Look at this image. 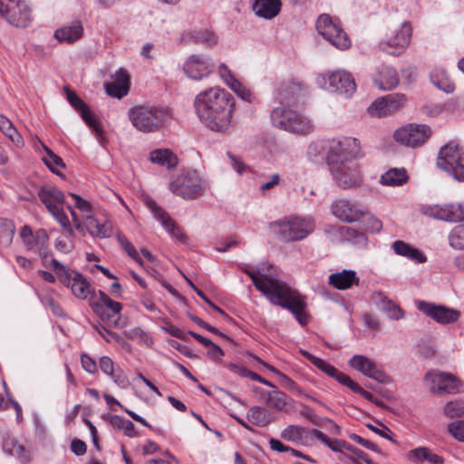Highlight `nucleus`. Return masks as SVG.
I'll list each match as a JSON object with an SVG mask.
<instances>
[{
	"mask_svg": "<svg viewBox=\"0 0 464 464\" xmlns=\"http://www.w3.org/2000/svg\"><path fill=\"white\" fill-rule=\"evenodd\" d=\"M273 265L269 264L266 268H257L256 272L245 267L242 269L250 276L255 287L260 291L271 304L281 306L291 311L296 320L305 325L308 317L304 312L306 303L304 297L297 291L289 287L285 283L279 281L269 274Z\"/></svg>",
	"mask_w": 464,
	"mask_h": 464,
	"instance_id": "nucleus-1",
	"label": "nucleus"
},
{
	"mask_svg": "<svg viewBox=\"0 0 464 464\" xmlns=\"http://www.w3.org/2000/svg\"><path fill=\"white\" fill-rule=\"evenodd\" d=\"M194 108L199 121L207 128L224 132L230 127L235 100L225 89L211 87L196 95Z\"/></svg>",
	"mask_w": 464,
	"mask_h": 464,
	"instance_id": "nucleus-2",
	"label": "nucleus"
},
{
	"mask_svg": "<svg viewBox=\"0 0 464 464\" xmlns=\"http://www.w3.org/2000/svg\"><path fill=\"white\" fill-rule=\"evenodd\" d=\"M269 227L279 240L293 242L303 240L312 234L315 222L311 217L289 216L271 222Z\"/></svg>",
	"mask_w": 464,
	"mask_h": 464,
	"instance_id": "nucleus-3",
	"label": "nucleus"
},
{
	"mask_svg": "<svg viewBox=\"0 0 464 464\" xmlns=\"http://www.w3.org/2000/svg\"><path fill=\"white\" fill-rule=\"evenodd\" d=\"M129 118L138 130L153 132L164 125L169 119V113L165 109L157 106L141 105L130 109Z\"/></svg>",
	"mask_w": 464,
	"mask_h": 464,
	"instance_id": "nucleus-4",
	"label": "nucleus"
},
{
	"mask_svg": "<svg viewBox=\"0 0 464 464\" xmlns=\"http://www.w3.org/2000/svg\"><path fill=\"white\" fill-rule=\"evenodd\" d=\"M437 167L454 179L464 182V146L455 141H450L439 151Z\"/></svg>",
	"mask_w": 464,
	"mask_h": 464,
	"instance_id": "nucleus-5",
	"label": "nucleus"
},
{
	"mask_svg": "<svg viewBox=\"0 0 464 464\" xmlns=\"http://www.w3.org/2000/svg\"><path fill=\"white\" fill-rule=\"evenodd\" d=\"M270 117L275 127L289 132L307 134L314 129V125L308 118L285 107L275 108Z\"/></svg>",
	"mask_w": 464,
	"mask_h": 464,
	"instance_id": "nucleus-6",
	"label": "nucleus"
},
{
	"mask_svg": "<svg viewBox=\"0 0 464 464\" xmlns=\"http://www.w3.org/2000/svg\"><path fill=\"white\" fill-rule=\"evenodd\" d=\"M58 279L64 285L70 286L72 294L79 299H86L93 292L88 280L79 272L68 270L63 263H52Z\"/></svg>",
	"mask_w": 464,
	"mask_h": 464,
	"instance_id": "nucleus-7",
	"label": "nucleus"
},
{
	"mask_svg": "<svg viewBox=\"0 0 464 464\" xmlns=\"http://www.w3.org/2000/svg\"><path fill=\"white\" fill-rule=\"evenodd\" d=\"M169 190L184 199H195L203 193V181L196 171L176 176L169 185Z\"/></svg>",
	"mask_w": 464,
	"mask_h": 464,
	"instance_id": "nucleus-8",
	"label": "nucleus"
},
{
	"mask_svg": "<svg viewBox=\"0 0 464 464\" xmlns=\"http://www.w3.org/2000/svg\"><path fill=\"white\" fill-rule=\"evenodd\" d=\"M316 29L331 44L345 50L351 46V41L343 29L333 21L330 15L321 14L316 21Z\"/></svg>",
	"mask_w": 464,
	"mask_h": 464,
	"instance_id": "nucleus-9",
	"label": "nucleus"
},
{
	"mask_svg": "<svg viewBox=\"0 0 464 464\" xmlns=\"http://www.w3.org/2000/svg\"><path fill=\"white\" fill-rule=\"evenodd\" d=\"M332 176L343 189L358 188L362 184V176L358 164L353 160L344 163L328 164Z\"/></svg>",
	"mask_w": 464,
	"mask_h": 464,
	"instance_id": "nucleus-10",
	"label": "nucleus"
},
{
	"mask_svg": "<svg viewBox=\"0 0 464 464\" xmlns=\"http://www.w3.org/2000/svg\"><path fill=\"white\" fill-rule=\"evenodd\" d=\"M0 15L16 27H26L31 21V10L23 0H0Z\"/></svg>",
	"mask_w": 464,
	"mask_h": 464,
	"instance_id": "nucleus-11",
	"label": "nucleus"
},
{
	"mask_svg": "<svg viewBox=\"0 0 464 464\" xmlns=\"http://www.w3.org/2000/svg\"><path fill=\"white\" fill-rule=\"evenodd\" d=\"M411 33V24L403 22L401 27L392 31L386 40L380 42L379 47L389 54L400 55L410 44Z\"/></svg>",
	"mask_w": 464,
	"mask_h": 464,
	"instance_id": "nucleus-12",
	"label": "nucleus"
},
{
	"mask_svg": "<svg viewBox=\"0 0 464 464\" xmlns=\"http://www.w3.org/2000/svg\"><path fill=\"white\" fill-rule=\"evenodd\" d=\"M425 382L433 392L453 394L462 392V383L450 373L430 371L426 373Z\"/></svg>",
	"mask_w": 464,
	"mask_h": 464,
	"instance_id": "nucleus-13",
	"label": "nucleus"
},
{
	"mask_svg": "<svg viewBox=\"0 0 464 464\" xmlns=\"http://www.w3.org/2000/svg\"><path fill=\"white\" fill-rule=\"evenodd\" d=\"M431 130L428 125L410 124L394 132V140L401 144L416 148L422 146L430 138Z\"/></svg>",
	"mask_w": 464,
	"mask_h": 464,
	"instance_id": "nucleus-14",
	"label": "nucleus"
},
{
	"mask_svg": "<svg viewBox=\"0 0 464 464\" xmlns=\"http://www.w3.org/2000/svg\"><path fill=\"white\" fill-rule=\"evenodd\" d=\"M359 152L360 145L354 138L346 137L340 140H334L327 154L328 164L353 160Z\"/></svg>",
	"mask_w": 464,
	"mask_h": 464,
	"instance_id": "nucleus-15",
	"label": "nucleus"
},
{
	"mask_svg": "<svg viewBox=\"0 0 464 464\" xmlns=\"http://www.w3.org/2000/svg\"><path fill=\"white\" fill-rule=\"evenodd\" d=\"M215 63L207 54H191L183 64L184 73L190 79L200 81L208 77L214 71Z\"/></svg>",
	"mask_w": 464,
	"mask_h": 464,
	"instance_id": "nucleus-16",
	"label": "nucleus"
},
{
	"mask_svg": "<svg viewBox=\"0 0 464 464\" xmlns=\"http://www.w3.org/2000/svg\"><path fill=\"white\" fill-rule=\"evenodd\" d=\"M331 212L339 220L353 223L359 221L366 215L367 210L357 202H353L347 198H339L332 203Z\"/></svg>",
	"mask_w": 464,
	"mask_h": 464,
	"instance_id": "nucleus-17",
	"label": "nucleus"
},
{
	"mask_svg": "<svg viewBox=\"0 0 464 464\" xmlns=\"http://www.w3.org/2000/svg\"><path fill=\"white\" fill-rule=\"evenodd\" d=\"M71 215L75 224V228L82 235L88 232L92 237L100 238L110 237L112 235V225L110 222H101L91 215H86L80 221L73 210Z\"/></svg>",
	"mask_w": 464,
	"mask_h": 464,
	"instance_id": "nucleus-18",
	"label": "nucleus"
},
{
	"mask_svg": "<svg viewBox=\"0 0 464 464\" xmlns=\"http://www.w3.org/2000/svg\"><path fill=\"white\" fill-rule=\"evenodd\" d=\"M99 301L92 303L94 312L103 320L113 325L118 324L122 305L112 300L102 291H99Z\"/></svg>",
	"mask_w": 464,
	"mask_h": 464,
	"instance_id": "nucleus-19",
	"label": "nucleus"
},
{
	"mask_svg": "<svg viewBox=\"0 0 464 464\" xmlns=\"http://www.w3.org/2000/svg\"><path fill=\"white\" fill-rule=\"evenodd\" d=\"M423 213L433 218L448 222L464 220V204L448 203L442 205L426 206Z\"/></svg>",
	"mask_w": 464,
	"mask_h": 464,
	"instance_id": "nucleus-20",
	"label": "nucleus"
},
{
	"mask_svg": "<svg viewBox=\"0 0 464 464\" xmlns=\"http://www.w3.org/2000/svg\"><path fill=\"white\" fill-rule=\"evenodd\" d=\"M417 307L423 314L440 324L454 323L458 321L460 316V312L457 309L449 308L443 305H436L425 301L418 302Z\"/></svg>",
	"mask_w": 464,
	"mask_h": 464,
	"instance_id": "nucleus-21",
	"label": "nucleus"
},
{
	"mask_svg": "<svg viewBox=\"0 0 464 464\" xmlns=\"http://www.w3.org/2000/svg\"><path fill=\"white\" fill-rule=\"evenodd\" d=\"M406 102V97L401 93H392L374 101L368 111L373 116H385L397 111Z\"/></svg>",
	"mask_w": 464,
	"mask_h": 464,
	"instance_id": "nucleus-22",
	"label": "nucleus"
},
{
	"mask_svg": "<svg viewBox=\"0 0 464 464\" xmlns=\"http://www.w3.org/2000/svg\"><path fill=\"white\" fill-rule=\"evenodd\" d=\"M64 92L69 103L81 114L85 123L95 132L102 133V130L101 124L91 111L87 103L74 92L71 91L69 87H64Z\"/></svg>",
	"mask_w": 464,
	"mask_h": 464,
	"instance_id": "nucleus-23",
	"label": "nucleus"
},
{
	"mask_svg": "<svg viewBox=\"0 0 464 464\" xmlns=\"http://www.w3.org/2000/svg\"><path fill=\"white\" fill-rule=\"evenodd\" d=\"M349 364L364 376L373 379L380 382H384L387 379L386 374L377 366V364L370 358L363 355H353Z\"/></svg>",
	"mask_w": 464,
	"mask_h": 464,
	"instance_id": "nucleus-24",
	"label": "nucleus"
},
{
	"mask_svg": "<svg viewBox=\"0 0 464 464\" xmlns=\"http://www.w3.org/2000/svg\"><path fill=\"white\" fill-rule=\"evenodd\" d=\"M331 92H337L347 96H351L356 90V83L353 75L346 72L338 70L328 76Z\"/></svg>",
	"mask_w": 464,
	"mask_h": 464,
	"instance_id": "nucleus-25",
	"label": "nucleus"
},
{
	"mask_svg": "<svg viewBox=\"0 0 464 464\" xmlns=\"http://www.w3.org/2000/svg\"><path fill=\"white\" fill-rule=\"evenodd\" d=\"M144 203L146 207L151 211L154 218L159 220L168 232L179 240H182L183 236L179 229L177 227L174 220L169 215L160 208L150 197H145Z\"/></svg>",
	"mask_w": 464,
	"mask_h": 464,
	"instance_id": "nucleus-26",
	"label": "nucleus"
},
{
	"mask_svg": "<svg viewBox=\"0 0 464 464\" xmlns=\"http://www.w3.org/2000/svg\"><path fill=\"white\" fill-rule=\"evenodd\" d=\"M130 75L124 69H119L114 74V81L105 84L106 93L113 98L121 99L130 90Z\"/></svg>",
	"mask_w": 464,
	"mask_h": 464,
	"instance_id": "nucleus-27",
	"label": "nucleus"
},
{
	"mask_svg": "<svg viewBox=\"0 0 464 464\" xmlns=\"http://www.w3.org/2000/svg\"><path fill=\"white\" fill-rule=\"evenodd\" d=\"M2 449L5 453L16 458L24 464L30 462L32 459L30 452L13 436H3Z\"/></svg>",
	"mask_w": 464,
	"mask_h": 464,
	"instance_id": "nucleus-28",
	"label": "nucleus"
},
{
	"mask_svg": "<svg viewBox=\"0 0 464 464\" xmlns=\"http://www.w3.org/2000/svg\"><path fill=\"white\" fill-rule=\"evenodd\" d=\"M260 398L264 401L267 407L275 409L278 411H286V407L292 401L289 396L276 388L271 392L261 390Z\"/></svg>",
	"mask_w": 464,
	"mask_h": 464,
	"instance_id": "nucleus-29",
	"label": "nucleus"
},
{
	"mask_svg": "<svg viewBox=\"0 0 464 464\" xmlns=\"http://www.w3.org/2000/svg\"><path fill=\"white\" fill-rule=\"evenodd\" d=\"M406 459L413 464H422L424 461L430 464H443V459L427 447H418L411 450L406 454Z\"/></svg>",
	"mask_w": 464,
	"mask_h": 464,
	"instance_id": "nucleus-30",
	"label": "nucleus"
},
{
	"mask_svg": "<svg viewBox=\"0 0 464 464\" xmlns=\"http://www.w3.org/2000/svg\"><path fill=\"white\" fill-rule=\"evenodd\" d=\"M372 299L373 303L388 315L389 318L393 320L403 318L404 314L402 310L392 300H390L383 293H373Z\"/></svg>",
	"mask_w": 464,
	"mask_h": 464,
	"instance_id": "nucleus-31",
	"label": "nucleus"
},
{
	"mask_svg": "<svg viewBox=\"0 0 464 464\" xmlns=\"http://www.w3.org/2000/svg\"><path fill=\"white\" fill-rule=\"evenodd\" d=\"M38 197L48 210L63 204L64 194L56 187L45 185L38 190Z\"/></svg>",
	"mask_w": 464,
	"mask_h": 464,
	"instance_id": "nucleus-32",
	"label": "nucleus"
},
{
	"mask_svg": "<svg viewBox=\"0 0 464 464\" xmlns=\"http://www.w3.org/2000/svg\"><path fill=\"white\" fill-rule=\"evenodd\" d=\"M47 241L48 236L44 229L37 230L35 234L32 233L31 236L23 240L28 249L38 252L39 256L43 259L48 258Z\"/></svg>",
	"mask_w": 464,
	"mask_h": 464,
	"instance_id": "nucleus-33",
	"label": "nucleus"
},
{
	"mask_svg": "<svg viewBox=\"0 0 464 464\" xmlns=\"http://www.w3.org/2000/svg\"><path fill=\"white\" fill-rule=\"evenodd\" d=\"M281 6V0H255L253 10L259 17L273 19L280 13Z\"/></svg>",
	"mask_w": 464,
	"mask_h": 464,
	"instance_id": "nucleus-34",
	"label": "nucleus"
},
{
	"mask_svg": "<svg viewBox=\"0 0 464 464\" xmlns=\"http://www.w3.org/2000/svg\"><path fill=\"white\" fill-rule=\"evenodd\" d=\"M374 84L381 90H391L399 83V76L396 70L390 66H382L374 78Z\"/></svg>",
	"mask_w": 464,
	"mask_h": 464,
	"instance_id": "nucleus-35",
	"label": "nucleus"
},
{
	"mask_svg": "<svg viewBox=\"0 0 464 464\" xmlns=\"http://www.w3.org/2000/svg\"><path fill=\"white\" fill-rule=\"evenodd\" d=\"M83 27L80 21H73L63 27L57 29L54 36L59 41L67 42L72 44L79 40L82 36Z\"/></svg>",
	"mask_w": 464,
	"mask_h": 464,
	"instance_id": "nucleus-36",
	"label": "nucleus"
},
{
	"mask_svg": "<svg viewBox=\"0 0 464 464\" xmlns=\"http://www.w3.org/2000/svg\"><path fill=\"white\" fill-rule=\"evenodd\" d=\"M392 248L397 255L411 261H427V257L422 251L402 240L394 241Z\"/></svg>",
	"mask_w": 464,
	"mask_h": 464,
	"instance_id": "nucleus-37",
	"label": "nucleus"
},
{
	"mask_svg": "<svg viewBox=\"0 0 464 464\" xmlns=\"http://www.w3.org/2000/svg\"><path fill=\"white\" fill-rule=\"evenodd\" d=\"M182 40L189 41L193 44H200L208 47L214 46L218 43V37L216 34L208 29L194 30L184 33Z\"/></svg>",
	"mask_w": 464,
	"mask_h": 464,
	"instance_id": "nucleus-38",
	"label": "nucleus"
},
{
	"mask_svg": "<svg viewBox=\"0 0 464 464\" xmlns=\"http://www.w3.org/2000/svg\"><path fill=\"white\" fill-rule=\"evenodd\" d=\"M301 88L295 82H284L278 88L276 98L281 104L292 105L297 102Z\"/></svg>",
	"mask_w": 464,
	"mask_h": 464,
	"instance_id": "nucleus-39",
	"label": "nucleus"
},
{
	"mask_svg": "<svg viewBox=\"0 0 464 464\" xmlns=\"http://www.w3.org/2000/svg\"><path fill=\"white\" fill-rule=\"evenodd\" d=\"M409 175L404 168H392L381 176L380 182L384 186L398 187L406 184Z\"/></svg>",
	"mask_w": 464,
	"mask_h": 464,
	"instance_id": "nucleus-40",
	"label": "nucleus"
},
{
	"mask_svg": "<svg viewBox=\"0 0 464 464\" xmlns=\"http://www.w3.org/2000/svg\"><path fill=\"white\" fill-rule=\"evenodd\" d=\"M102 372L109 375L118 385H126L127 379L120 369L115 370L113 361L108 356H102L99 360Z\"/></svg>",
	"mask_w": 464,
	"mask_h": 464,
	"instance_id": "nucleus-41",
	"label": "nucleus"
},
{
	"mask_svg": "<svg viewBox=\"0 0 464 464\" xmlns=\"http://www.w3.org/2000/svg\"><path fill=\"white\" fill-rule=\"evenodd\" d=\"M356 280L355 273L352 270H343L329 276V284L339 290L350 288Z\"/></svg>",
	"mask_w": 464,
	"mask_h": 464,
	"instance_id": "nucleus-42",
	"label": "nucleus"
},
{
	"mask_svg": "<svg viewBox=\"0 0 464 464\" xmlns=\"http://www.w3.org/2000/svg\"><path fill=\"white\" fill-rule=\"evenodd\" d=\"M246 417L252 424L258 427H266L274 420L273 414L259 406L251 407L246 413Z\"/></svg>",
	"mask_w": 464,
	"mask_h": 464,
	"instance_id": "nucleus-43",
	"label": "nucleus"
},
{
	"mask_svg": "<svg viewBox=\"0 0 464 464\" xmlns=\"http://www.w3.org/2000/svg\"><path fill=\"white\" fill-rule=\"evenodd\" d=\"M150 160L152 163L168 169L174 167L177 162V157L168 149L154 150L150 153Z\"/></svg>",
	"mask_w": 464,
	"mask_h": 464,
	"instance_id": "nucleus-44",
	"label": "nucleus"
},
{
	"mask_svg": "<svg viewBox=\"0 0 464 464\" xmlns=\"http://www.w3.org/2000/svg\"><path fill=\"white\" fill-rule=\"evenodd\" d=\"M338 232L343 241L350 242L358 247H362L367 245V236L362 232L356 231L349 227H341Z\"/></svg>",
	"mask_w": 464,
	"mask_h": 464,
	"instance_id": "nucleus-45",
	"label": "nucleus"
},
{
	"mask_svg": "<svg viewBox=\"0 0 464 464\" xmlns=\"http://www.w3.org/2000/svg\"><path fill=\"white\" fill-rule=\"evenodd\" d=\"M430 78L434 86L445 92H452L455 89L454 82L449 78L444 70H433Z\"/></svg>",
	"mask_w": 464,
	"mask_h": 464,
	"instance_id": "nucleus-46",
	"label": "nucleus"
},
{
	"mask_svg": "<svg viewBox=\"0 0 464 464\" xmlns=\"http://www.w3.org/2000/svg\"><path fill=\"white\" fill-rule=\"evenodd\" d=\"M0 131L17 147L24 144L22 136L17 132L13 122L4 114H0Z\"/></svg>",
	"mask_w": 464,
	"mask_h": 464,
	"instance_id": "nucleus-47",
	"label": "nucleus"
},
{
	"mask_svg": "<svg viewBox=\"0 0 464 464\" xmlns=\"http://www.w3.org/2000/svg\"><path fill=\"white\" fill-rule=\"evenodd\" d=\"M309 431L299 425H289L281 432V437L288 441L300 442Z\"/></svg>",
	"mask_w": 464,
	"mask_h": 464,
	"instance_id": "nucleus-48",
	"label": "nucleus"
},
{
	"mask_svg": "<svg viewBox=\"0 0 464 464\" xmlns=\"http://www.w3.org/2000/svg\"><path fill=\"white\" fill-rule=\"evenodd\" d=\"M15 227L13 221L1 218L0 219V244L9 246L13 240Z\"/></svg>",
	"mask_w": 464,
	"mask_h": 464,
	"instance_id": "nucleus-49",
	"label": "nucleus"
},
{
	"mask_svg": "<svg viewBox=\"0 0 464 464\" xmlns=\"http://www.w3.org/2000/svg\"><path fill=\"white\" fill-rule=\"evenodd\" d=\"M256 362H257L258 363H260L261 365H263L264 367H266V369H268L270 372H272L273 373L276 374L279 379H280V383L283 387L288 389V390H295L297 388V385L296 383L291 380L288 376H286L285 374L280 372L277 369H276L275 367H273L272 365L265 362L264 361H262L259 357L256 356V355H253L251 354L250 355Z\"/></svg>",
	"mask_w": 464,
	"mask_h": 464,
	"instance_id": "nucleus-50",
	"label": "nucleus"
},
{
	"mask_svg": "<svg viewBox=\"0 0 464 464\" xmlns=\"http://www.w3.org/2000/svg\"><path fill=\"white\" fill-rule=\"evenodd\" d=\"M450 246L456 249L464 251V224L456 226L449 235Z\"/></svg>",
	"mask_w": 464,
	"mask_h": 464,
	"instance_id": "nucleus-51",
	"label": "nucleus"
},
{
	"mask_svg": "<svg viewBox=\"0 0 464 464\" xmlns=\"http://www.w3.org/2000/svg\"><path fill=\"white\" fill-rule=\"evenodd\" d=\"M44 151L46 153V156H44L43 158V161L44 162V164L46 165V167L54 174L60 176L61 174L59 173V171H57L54 168H53V165L57 166V167H60V168H65V164L63 162V160L58 156L57 154H55L53 150H51L49 148L47 147H44Z\"/></svg>",
	"mask_w": 464,
	"mask_h": 464,
	"instance_id": "nucleus-52",
	"label": "nucleus"
},
{
	"mask_svg": "<svg viewBox=\"0 0 464 464\" xmlns=\"http://www.w3.org/2000/svg\"><path fill=\"white\" fill-rule=\"evenodd\" d=\"M444 414L450 418L464 415V401L456 400L449 401L444 407Z\"/></svg>",
	"mask_w": 464,
	"mask_h": 464,
	"instance_id": "nucleus-53",
	"label": "nucleus"
},
{
	"mask_svg": "<svg viewBox=\"0 0 464 464\" xmlns=\"http://www.w3.org/2000/svg\"><path fill=\"white\" fill-rule=\"evenodd\" d=\"M48 211L60 223V225L65 229L68 236H71L72 234V229L70 227L68 217L66 216L64 211L59 206H57Z\"/></svg>",
	"mask_w": 464,
	"mask_h": 464,
	"instance_id": "nucleus-54",
	"label": "nucleus"
},
{
	"mask_svg": "<svg viewBox=\"0 0 464 464\" xmlns=\"http://www.w3.org/2000/svg\"><path fill=\"white\" fill-rule=\"evenodd\" d=\"M448 431L455 440L464 442V420H458L450 423Z\"/></svg>",
	"mask_w": 464,
	"mask_h": 464,
	"instance_id": "nucleus-55",
	"label": "nucleus"
},
{
	"mask_svg": "<svg viewBox=\"0 0 464 464\" xmlns=\"http://www.w3.org/2000/svg\"><path fill=\"white\" fill-rule=\"evenodd\" d=\"M118 241L129 257H130L133 261H141L134 246L125 237L118 236Z\"/></svg>",
	"mask_w": 464,
	"mask_h": 464,
	"instance_id": "nucleus-56",
	"label": "nucleus"
},
{
	"mask_svg": "<svg viewBox=\"0 0 464 464\" xmlns=\"http://www.w3.org/2000/svg\"><path fill=\"white\" fill-rule=\"evenodd\" d=\"M218 73L224 82L230 87L232 84L236 86H239V82L232 75L230 70L227 68V66L224 63H221L218 66Z\"/></svg>",
	"mask_w": 464,
	"mask_h": 464,
	"instance_id": "nucleus-57",
	"label": "nucleus"
},
{
	"mask_svg": "<svg viewBox=\"0 0 464 464\" xmlns=\"http://www.w3.org/2000/svg\"><path fill=\"white\" fill-rule=\"evenodd\" d=\"M70 197H72L74 200L75 208L81 210L83 213L89 214L92 211V206L90 202L81 198L79 195L74 193H70Z\"/></svg>",
	"mask_w": 464,
	"mask_h": 464,
	"instance_id": "nucleus-58",
	"label": "nucleus"
},
{
	"mask_svg": "<svg viewBox=\"0 0 464 464\" xmlns=\"http://www.w3.org/2000/svg\"><path fill=\"white\" fill-rule=\"evenodd\" d=\"M314 366L330 377L336 374L337 369L321 358L317 360Z\"/></svg>",
	"mask_w": 464,
	"mask_h": 464,
	"instance_id": "nucleus-59",
	"label": "nucleus"
},
{
	"mask_svg": "<svg viewBox=\"0 0 464 464\" xmlns=\"http://www.w3.org/2000/svg\"><path fill=\"white\" fill-rule=\"evenodd\" d=\"M82 368L89 373H95L97 372V364L95 361L87 354H82L81 357Z\"/></svg>",
	"mask_w": 464,
	"mask_h": 464,
	"instance_id": "nucleus-60",
	"label": "nucleus"
},
{
	"mask_svg": "<svg viewBox=\"0 0 464 464\" xmlns=\"http://www.w3.org/2000/svg\"><path fill=\"white\" fill-rule=\"evenodd\" d=\"M350 439L368 450L378 451V447L373 442L367 440L355 433L351 434Z\"/></svg>",
	"mask_w": 464,
	"mask_h": 464,
	"instance_id": "nucleus-61",
	"label": "nucleus"
},
{
	"mask_svg": "<svg viewBox=\"0 0 464 464\" xmlns=\"http://www.w3.org/2000/svg\"><path fill=\"white\" fill-rule=\"evenodd\" d=\"M443 111V107L440 104L424 105L421 107V112L430 117H436L440 114Z\"/></svg>",
	"mask_w": 464,
	"mask_h": 464,
	"instance_id": "nucleus-62",
	"label": "nucleus"
},
{
	"mask_svg": "<svg viewBox=\"0 0 464 464\" xmlns=\"http://www.w3.org/2000/svg\"><path fill=\"white\" fill-rule=\"evenodd\" d=\"M332 378H334L340 383L347 386L352 391H353V387H355L357 385L348 375L339 372L338 370L336 371V374H334V376H332Z\"/></svg>",
	"mask_w": 464,
	"mask_h": 464,
	"instance_id": "nucleus-63",
	"label": "nucleus"
},
{
	"mask_svg": "<svg viewBox=\"0 0 464 464\" xmlns=\"http://www.w3.org/2000/svg\"><path fill=\"white\" fill-rule=\"evenodd\" d=\"M86 449L85 442L81 440L74 439L71 442V450L77 456L83 455L86 452Z\"/></svg>",
	"mask_w": 464,
	"mask_h": 464,
	"instance_id": "nucleus-64",
	"label": "nucleus"
}]
</instances>
